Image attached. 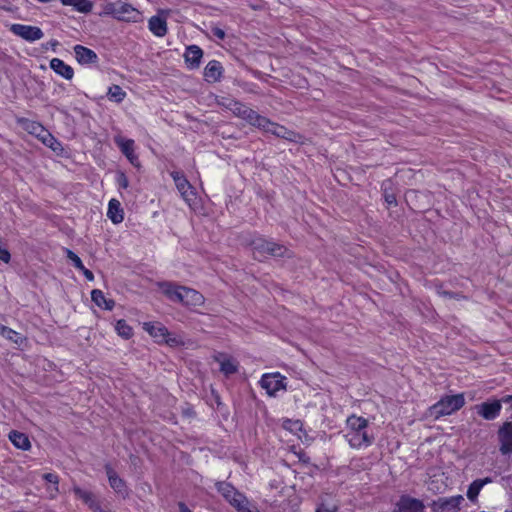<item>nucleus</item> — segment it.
<instances>
[{
  "label": "nucleus",
  "instance_id": "1",
  "mask_svg": "<svg viewBox=\"0 0 512 512\" xmlns=\"http://www.w3.org/2000/svg\"><path fill=\"white\" fill-rule=\"evenodd\" d=\"M347 432L345 439L352 448L360 449L370 446L374 436L368 433V420L356 415H351L346 420Z\"/></svg>",
  "mask_w": 512,
  "mask_h": 512
},
{
  "label": "nucleus",
  "instance_id": "2",
  "mask_svg": "<svg viewBox=\"0 0 512 512\" xmlns=\"http://www.w3.org/2000/svg\"><path fill=\"white\" fill-rule=\"evenodd\" d=\"M104 12L105 14L113 16L117 20L126 22H139L142 19V14L139 10L121 0L106 3L104 6Z\"/></svg>",
  "mask_w": 512,
  "mask_h": 512
},
{
  "label": "nucleus",
  "instance_id": "3",
  "mask_svg": "<svg viewBox=\"0 0 512 512\" xmlns=\"http://www.w3.org/2000/svg\"><path fill=\"white\" fill-rule=\"evenodd\" d=\"M254 258L261 260L267 256L284 257L288 252L287 248L276 242L257 237L251 242Z\"/></svg>",
  "mask_w": 512,
  "mask_h": 512
},
{
  "label": "nucleus",
  "instance_id": "4",
  "mask_svg": "<svg viewBox=\"0 0 512 512\" xmlns=\"http://www.w3.org/2000/svg\"><path fill=\"white\" fill-rule=\"evenodd\" d=\"M464 405L465 398L463 394L445 396L430 407V415L438 419L460 410Z\"/></svg>",
  "mask_w": 512,
  "mask_h": 512
},
{
  "label": "nucleus",
  "instance_id": "5",
  "mask_svg": "<svg viewBox=\"0 0 512 512\" xmlns=\"http://www.w3.org/2000/svg\"><path fill=\"white\" fill-rule=\"evenodd\" d=\"M170 175L174 180L181 197L189 206H191L196 200V193L192 185L180 171H172Z\"/></svg>",
  "mask_w": 512,
  "mask_h": 512
},
{
  "label": "nucleus",
  "instance_id": "6",
  "mask_svg": "<svg viewBox=\"0 0 512 512\" xmlns=\"http://www.w3.org/2000/svg\"><path fill=\"white\" fill-rule=\"evenodd\" d=\"M463 502L464 497L462 495H455L451 497H440L432 501L429 506L433 512H459Z\"/></svg>",
  "mask_w": 512,
  "mask_h": 512
},
{
  "label": "nucleus",
  "instance_id": "7",
  "mask_svg": "<svg viewBox=\"0 0 512 512\" xmlns=\"http://www.w3.org/2000/svg\"><path fill=\"white\" fill-rule=\"evenodd\" d=\"M260 386L269 396H275L278 391L286 389L285 377L278 372L264 374L260 380Z\"/></svg>",
  "mask_w": 512,
  "mask_h": 512
},
{
  "label": "nucleus",
  "instance_id": "8",
  "mask_svg": "<svg viewBox=\"0 0 512 512\" xmlns=\"http://www.w3.org/2000/svg\"><path fill=\"white\" fill-rule=\"evenodd\" d=\"M503 397L500 400L494 399L492 401L482 402L474 406L476 413L485 420L496 419L502 409Z\"/></svg>",
  "mask_w": 512,
  "mask_h": 512
},
{
  "label": "nucleus",
  "instance_id": "9",
  "mask_svg": "<svg viewBox=\"0 0 512 512\" xmlns=\"http://www.w3.org/2000/svg\"><path fill=\"white\" fill-rule=\"evenodd\" d=\"M217 491L230 503L235 509H237L241 503H245L247 498L244 494L236 490L230 483L217 482Z\"/></svg>",
  "mask_w": 512,
  "mask_h": 512
},
{
  "label": "nucleus",
  "instance_id": "10",
  "mask_svg": "<svg viewBox=\"0 0 512 512\" xmlns=\"http://www.w3.org/2000/svg\"><path fill=\"white\" fill-rule=\"evenodd\" d=\"M10 31L28 42H34L43 38V31L37 26L12 24Z\"/></svg>",
  "mask_w": 512,
  "mask_h": 512
},
{
  "label": "nucleus",
  "instance_id": "11",
  "mask_svg": "<svg viewBox=\"0 0 512 512\" xmlns=\"http://www.w3.org/2000/svg\"><path fill=\"white\" fill-rule=\"evenodd\" d=\"M498 439L500 442V452L503 455L512 453V422L507 421L502 424L498 430Z\"/></svg>",
  "mask_w": 512,
  "mask_h": 512
},
{
  "label": "nucleus",
  "instance_id": "12",
  "mask_svg": "<svg viewBox=\"0 0 512 512\" xmlns=\"http://www.w3.org/2000/svg\"><path fill=\"white\" fill-rule=\"evenodd\" d=\"M396 507L397 512H424L425 509V505L421 500L408 495H402Z\"/></svg>",
  "mask_w": 512,
  "mask_h": 512
},
{
  "label": "nucleus",
  "instance_id": "13",
  "mask_svg": "<svg viewBox=\"0 0 512 512\" xmlns=\"http://www.w3.org/2000/svg\"><path fill=\"white\" fill-rule=\"evenodd\" d=\"M223 66L217 60H211L204 68V79L208 83L219 82L223 76Z\"/></svg>",
  "mask_w": 512,
  "mask_h": 512
},
{
  "label": "nucleus",
  "instance_id": "14",
  "mask_svg": "<svg viewBox=\"0 0 512 512\" xmlns=\"http://www.w3.org/2000/svg\"><path fill=\"white\" fill-rule=\"evenodd\" d=\"M203 50L197 45H190L184 53L185 63L189 69H197L200 67Z\"/></svg>",
  "mask_w": 512,
  "mask_h": 512
},
{
  "label": "nucleus",
  "instance_id": "15",
  "mask_svg": "<svg viewBox=\"0 0 512 512\" xmlns=\"http://www.w3.org/2000/svg\"><path fill=\"white\" fill-rule=\"evenodd\" d=\"M214 360L219 363L220 371L225 376H230L238 371V362L223 353L215 355Z\"/></svg>",
  "mask_w": 512,
  "mask_h": 512
},
{
  "label": "nucleus",
  "instance_id": "16",
  "mask_svg": "<svg viewBox=\"0 0 512 512\" xmlns=\"http://www.w3.org/2000/svg\"><path fill=\"white\" fill-rule=\"evenodd\" d=\"M73 49L76 60L82 65L94 64L98 61V56L92 49L82 45H75Z\"/></svg>",
  "mask_w": 512,
  "mask_h": 512
},
{
  "label": "nucleus",
  "instance_id": "17",
  "mask_svg": "<svg viewBox=\"0 0 512 512\" xmlns=\"http://www.w3.org/2000/svg\"><path fill=\"white\" fill-rule=\"evenodd\" d=\"M262 130L267 133H271L279 138H283L290 141H294L296 136V134L293 131L270 120L269 124H265V127H262Z\"/></svg>",
  "mask_w": 512,
  "mask_h": 512
},
{
  "label": "nucleus",
  "instance_id": "18",
  "mask_svg": "<svg viewBox=\"0 0 512 512\" xmlns=\"http://www.w3.org/2000/svg\"><path fill=\"white\" fill-rule=\"evenodd\" d=\"M105 469L111 488L119 494L126 495L127 487L124 480L109 465H106Z\"/></svg>",
  "mask_w": 512,
  "mask_h": 512
},
{
  "label": "nucleus",
  "instance_id": "19",
  "mask_svg": "<svg viewBox=\"0 0 512 512\" xmlns=\"http://www.w3.org/2000/svg\"><path fill=\"white\" fill-rule=\"evenodd\" d=\"M50 68L66 80H71L74 76L73 68L59 58H53L50 61Z\"/></svg>",
  "mask_w": 512,
  "mask_h": 512
},
{
  "label": "nucleus",
  "instance_id": "20",
  "mask_svg": "<svg viewBox=\"0 0 512 512\" xmlns=\"http://www.w3.org/2000/svg\"><path fill=\"white\" fill-rule=\"evenodd\" d=\"M143 329L158 342H162L164 337L168 335V329L161 323L145 322Z\"/></svg>",
  "mask_w": 512,
  "mask_h": 512
},
{
  "label": "nucleus",
  "instance_id": "21",
  "mask_svg": "<svg viewBox=\"0 0 512 512\" xmlns=\"http://www.w3.org/2000/svg\"><path fill=\"white\" fill-rule=\"evenodd\" d=\"M149 30L157 37H163L167 33L166 19L158 15L152 16L148 22Z\"/></svg>",
  "mask_w": 512,
  "mask_h": 512
},
{
  "label": "nucleus",
  "instance_id": "22",
  "mask_svg": "<svg viewBox=\"0 0 512 512\" xmlns=\"http://www.w3.org/2000/svg\"><path fill=\"white\" fill-rule=\"evenodd\" d=\"M250 125L262 129L265 127V124H269V119L258 114L255 110L251 109L247 106V111H245V115L242 118Z\"/></svg>",
  "mask_w": 512,
  "mask_h": 512
},
{
  "label": "nucleus",
  "instance_id": "23",
  "mask_svg": "<svg viewBox=\"0 0 512 512\" xmlns=\"http://www.w3.org/2000/svg\"><path fill=\"white\" fill-rule=\"evenodd\" d=\"M107 216L114 224H119L124 220V211L118 200L111 199L109 201Z\"/></svg>",
  "mask_w": 512,
  "mask_h": 512
},
{
  "label": "nucleus",
  "instance_id": "24",
  "mask_svg": "<svg viewBox=\"0 0 512 512\" xmlns=\"http://www.w3.org/2000/svg\"><path fill=\"white\" fill-rule=\"evenodd\" d=\"M183 293H184L183 305H185V306L196 307V306H201L204 303L203 295L192 288L185 287V290H183Z\"/></svg>",
  "mask_w": 512,
  "mask_h": 512
},
{
  "label": "nucleus",
  "instance_id": "25",
  "mask_svg": "<svg viewBox=\"0 0 512 512\" xmlns=\"http://www.w3.org/2000/svg\"><path fill=\"white\" fill-rule=\"evenodd\" d=\"M489 483H492V478L490 477H486V478H483V479H476L474 480L468 487V490H467V498L471 501V502H475L477 500V497L481 491V489L486 485V484H489Z\"/></svg>",
  "mask_w": 512,
  "mask_h": 512
},
{
  "label": "nucleus",
  "instance_id": "26",
  "mask_svg": "<svg viewBox=\"0 0 512 512\" xmlns=\"http://www.w3.org/2000/svg\"><path fill=\"white\" fill-rule=\"evenodd\" d=\"M9 440L18 449L29 450L31 447V443L28 436L19 431H11L9 433Z\"/></svg>",
  "mask_w": 512,
  "mask_h": 512
},
{
  "label": "nucleus",
  "instance_id": "27",
  "mask_svg": "<svg viewBox=\"0 0 512 512\" xmlns=\"http://www.w3.org/2000/svg\"><path fill=\"white\" fill-rule=\"evenodd\" d=\"M92 301L99 307L105 310H112L115 306V302L112 299H107L104 293L99 289H94L91 292Z\"/></svg>",
  "mask_w": 512,
  "mask_h": 512
},
{
  "label": "nucleus",
  "instance_id": "28",
  "mask_svg": "<svg viewBox=\"0 0 512 512\" xmlns=\"http://www.w3.org/2000/svg\"><path fill=\"white\" fill-rule=\"evenodd\" d=\"M73 492L75 496L82 500L84 504H86L90 509L98 502L96 496L88 490H84L78 486L73 487Z\"/></svg>",
  "mask_w": 512,
  "mask_h": 512
},
{
  "label": "nucleus",
  "instance_id": "29",
  "mask_svg": "<svg viewBox=\"0 0 512 512\" xmlns=\"http://www.w3.org/2000/svg\"><path fill=\"white\" fill-rule=\"evenodd\" d=\"M64 6H72L76 11L88 13L92 10V3L89 0H60Z\"/></svg>",
  "mask_w": 512,
  "mask_h": 512
},
{
  "label": "nucleus",
  "instance_id": "30",
  "mask_svg": "<svg viewBox=\"0 0 512 512\" xmlns=\"http://www.w3.org/2000/svg\"><path fill=\"white\" fill-rule=\"evenodd\" d=\"M0 335H2L4 338H6L7 340H9L17 345H21L26 340V338L22 337L20 333L16 332L15 330H13L7 326H4L1 323H0Z\"/></svg>",
  "mask_w": 512,
  "mask_h": 512
},
{
  "label": "nucleus",
  "instance_id": "31",
  "mask_svg": "<svg viewBox=\"0 0 512 512\" xmlns=\"http://www.w3.org/2000/svg\"><path fill=\"white\" fill-rule=\"evenodd\" d=\"M20 123L23 129L31 135L36 136V134H39V132H43V126L39 122L29 119H22L20 120Z\"/></svg>",
  "mask_w": 512,
  "mask_h": 512
},
{
  "label": "nucleus",
  "instance_id": "32",
  "mask_svg": "<svg viewBox=\"0 0 512 512\" xmlns=\"http://www.w3.org/2000/svg\"><path fill=\"white\" fill-rule=\"evenodd\" d=\"M107 96L110 100L121 103L126 97V92L119 85H112L108 89Z\"/></svg>",
  "mask_w": 512,
  "mask_h": 512
},
{
  "label": "nucleus",
  "instance_id": "33",
  "mask_svg": "<svg viewBox=\"0 0 512 512\" xmlns=\"http://www.w3.org/2000/svg\"><path fill=\"white\" fill-rule=\"evenodd\" d=\"M43 138V144L50 149H52L54 152H61L63 150V147L61 143L50 133V132H44Z\"/></svg>",
  "mask_w": 512,
  "mask_h": 512
},
{
  "label": "nucleus",
  "instance_id": "34",
  "mask_svg": "<svg viewBox=\"0 0 512 512\" xmlns=\"http://www.w3.org/2000/svg\"><path fill=\"white\" fill-rule=\"evenodd\" d=\"M115 329L118 335L124 339H129L133 335L132 328L123 319L117 321Z\"/></svg>",
  "mask_w": 512,
  "mask_h": 512
},
{
  "label": "nucleus",
  "instance_id": "35",
  "mask_svg": "<svg viewBox=\"0 0 512 512\" xmlns=\"http://www.w3.org/2000/svg\"><path fill=\"white\" fill-rule=\"evenodd\" d=\"M114 141L124 155L130 153L134 148V141L132 139H124L123 137L118 136L114 138Z\"/></svg>",
  "mask_w": 512,
  "mask_h": 512
},
{
  "label": "nucleus",
  "instance_id": "36",
  "mask_svg": "<svg viewBox=\"0 0 512 512\" xmlns=\"http://www.w3.org/2000/svg\"><path fill=\"white\" fill-rule=\"evenodd\" d=\"M43 478L48 483L53 484L54 486L50 488L48 491L50 493V497L54 498L58 494V483L59 477L55 473H46L43 475Z\"/></svg>",
  "mask_w": 512,
  "mask_h": 512
},
{
  "label": "nucleus",
  "instance_id": "37",
  "mask_svg": "<svg viewBox=\"0 0 512 512\" xmlns=\"http://www.w3.org/2000/svg\"><path fill=\"white\" fill-rule=\"evenodd\" d=\"M178 285H175L171 282H163L160 283V288L162 292L171 300L174 296V293L178 289Z\"/></svg>",
  "mask_w": 512,
  "mask_h": 512
},
{
  "label": "nucleus",
  "instance_id": "38",
  "mask_svg": "<svg viewBox=\"0 0 512 512\" xmlns=\"http://www.w3.org/2000/svg\"><path fill=\"white\" fill-rule=\"evenodd\" d=\"M244 502L245 503H241L240 506L236 509L238 512H260L258 507L251 503L247 498Z\"/></svg>",
  "mask_w": 512,
  "mask_h": 512
},
{
  "label": "nucleus",
  "instance_id": "39",
  "mask_svg": "<svg viewBox=\"0 0 512 512\" xmlns=\"http://www.w3.org/2000/svg\"><path fill=\"white\" fill-rule=\"evenodd\" d=\"M67 258L72 261L74 267L78 270L83 269L84 265L81 259L71 250H66Z\"/></svg>",
  "mask_w": 512,
  "mask_h": 512
},
{
  "label": "nucleus",
  "instance_id": "40",
  "mask_svg": "<svg viewBox=\"0 0 512 512\" xmlns=\"http://www.w3.org/2000/svg\"><path fill=\"white\" fill-rule=\"evenodd\" d=\"M171 347L183 345V341L176 335H172L168 332V335L164 337L163 341Z\"/></svg>",
  "mask_w": 512,
  "mask_h": 512
},
{
  "label": "nucleus",
  "instance_id": "41",
  "mask_svg": "<svg viewBox=\"0 0 512 512\" xmlns=\"http://www.w3.org/2000/svg\"><path fill=\"white\" fill-rule=\"evenodd\" d=\"M245 111H247V105L237 101L231 112L238 118H243L245 115Z\"/></svg>",
  "mask_w": 512,
  "mask_h": 512
},
{
  "label": "nucleus",
  "instance_id": "42",
  "mask_svg": "<svg viewBox=\"0 0 512 512\" xmlns=\"http://www.w3.org/2000/svg\"><path fill=\"white\" fill-rule=\"evenodd\" d=\"M237 100L227 97H222L221 99L217 100V103L222 106L223 108L231 111L233 107L235 106Z\"/></svg>",
  "mask_w": 512,
  "mask_h": 512
},
{
  "label": "nucleus",
  "instance_id": "43",
  "mask_svg": "<svg viewBox=\"0 0 512 512\" xmlns=\"http://www.w3.org/2000/svg\"><path fill=\"white\" fill-rule=\"evenodd\" d=\"M436 292L439 296L444 298L460 299L462 296L459 293L444 290L442 286L437 287Z\"/></svg>",
  "mask_w": 512,
  "mask_h": 512
},
{
  "label": "nucleus",
  "instance_id": "44",
  "mask_svg": "<svg viewBox=\"0 0 512 512\" xmlns=\"http://www.w3.org/2000/svg\"><path fill=\"white\" fill-rule=\"evenodd\" d=\"M183 290H185V286H179L178 289L176 290V292L174 293V296L171 299V301L179 302V303L183 304V300H184Z\"/></svg>",
  "mask_w": 512,
  "mask_h": 512
},
{
  "label": "nucleus",
  "instance_id": "45",
  "mask_svg": "<svg viewBox=\"0 0 512 512\" xmlns=\"http://www.w3.org/2000/svg\"><path fill=\"white\" fill-rule=\"evenodd\" d=\"M117 183L120 188L126 189L129 186L128 178L124 173H120L117 177Z\"/></svg>",
  "mask_w": 512,
  "mask_h": 512
},
{
  "label": "nucleus",
  "instance_id": "46",
  "mask_svg": "<svg viewBox=\"0 0 512 512\" xmlns=\"http://www.w3.org/2000/svg\"><path fill=\"white\" fill-rule=\"evenodd\" d=\"M211 32L219 40H223L225 38V35H226L225 31L222 28L218 27V26H213L211 28Z\"/></svg>",
  "mask_w": 512,
  "mask_h": 512
},
{
  "label": "nucleus",
  "instance_id": "47",
  "mask_svg": "<svg viewBox=\"0 0 512 512\" xmlns=\"http://www.w3.org/2000/svg\"><path fill=\"white\" fill-rule=\"evenodd\" d=\"M11 259V255L9 253V251L5 248H2V246L0 247V260L5 262V263H9Z\"/></svg>",
  "mask_w": 512,
  "mask_h": 512
},
{
  "label": "nucleus",
  "instance_id": "48",
  "mask_svg": "<svg viewBox=\"0 0 512 512\" xmlns=\"http://www.w3.org/2000/svg\"><path fill=\"white\" fill-rule=\"evenodd\" d=\"M428 490L432 491L433 493H441L442 492L441 488L438 485H436L435 480H431V482L428 484Z\"/></svg>",
  "mask_w": 512,
  "mask_h": 512
},
{
  "label": "nucleus",
  "instance_id": "49",
  "mask_svg": "<svg viewBox=\"0 0 512 512\" xmlns=\"http://www.w3.org/2000/svg\"><path fill=\"white\" fill-rule=\"evenodd\" d=\"M80 271L84 274V276L86 277L87 280H89V281L94 280L93 273L89 269L85 268V266L83 267V269H80Z\"/></svg>",
  "mask_w": 512,
  "mask_h": 512
},
{
  "label": "nucleus",
  "instance_id": "50",
  "mask_svg": "<svg viewBox=\"0 0 512 512\" xmlns=\"http://www.w3.org/2000/svg\"><path fill=\"white\" fill-rule=\"evenodd\" d=\"M125 156L128 158V160H129L132 164H134L135 160H137V156H136V155H135V153H134V148L131 150V152H130V153L126 154Z\"/></svg>",
  "mask_w": 512,
  "mask_h": 512
},
{
  "label": "nucleus",
  "instance_id": "51",
  "mask_svg": "<svg viewBox=\"0 0 512 512\" xmlns=\"http://www.w3.org/2000/svg\"><path fill=\"white\" fill-rule=\"evenodd\" d=\"M91 510H92V512H108V511L104 510V509L100 506L99 502H97V503H96V504L91 508Z\"/></svg>",
  "mask_w": 512,
  "mask_h": 512
},
{
  "label": "nucleus",
  "instance_id": "52",
  "mask_svg": "<svg viewBox=\"0 0 512 512\" xmlns=\"http://www.w3.org/2000/svg\"><path fill=\"white\" fill-rule=\"evenodd\" d=\"M178 507L180 512H192L183 502H179Z\"/></svg>",
  "mask_w": 512,
  "mask_h": 512
},
{
  "label": "nucleus",
  "instance_id": "53",
  "mask_svg": "<svg viewBox=\"0 0 512 512\" xmlns=\"http://www.w3.org/2000/svg\"><path fill=\"white\" fill-rule=\"evenodd\" d=\"M503 402L505 404H511V409H512V395H506L503 397Z\"/></svg>",
  "mask_w": 512,
  "mask_h": 512
},
{
  "label": "nucleus",
  "instance_id": "54",
  "mask_svg": "<svg viewBox=\"0 0 512 512\" xmlns=\"http://www.w3.org/2000/svg\"><path fill=\"white\" fill-rule=\"evenodd\" d=\"M50 46L53 50H55V47L59 45V42L57 40H51L47 43V46Z\"/></svg>",
  "mask_w": 512,
  "mask_h": 512
},
{
  "label": "nucleus",
  "instance_id": "55",
  "mask_svg": "<svg viewBox=\"0 0 512 512\" xmlns=\"http://www.w3.org/2000/svg\"><path fill=\"white\" fill-rule=\"evenodd\" d=\"M44 132H49V131H48V130H46V129L43 127V132H39V134H36V136H35V137H37L41 142H43V138H45V137H44V134H43Z\"/></svg>",
  "mask_w": 512,
  "mask_h": 512
},
{
  "label": "nucleus",
  "instance_id": "56",
  "mask_svg": "<svg viewBox=\"0 0 512 512\" xmlns=\"http://www.w3.org/2000/svg\"><path fill=\"white\" fill-rule=\"evenodd\" d=\"M386 201H387L389 204H391V203L395 202V198H394L393 196H387V197H386Z\"/></svg>",
  "mask_w": 512,
  "mask_h": 512
},
{
  "label": "nucleus",
  "instance_id": "57",
  "mask_svg": "<svg viewBox=\"0 0 512 512\" xmlns=\"http://www.w3.org/2000/svg\"><path fill=\"white\" fill-rule=\"evenodd\" d=\"M316 512H331L329 509L318 508Z\"/></svg>",
  "mask_w": 512,
  "mask_h": 512
},
{
  "label": "nucleus",
  "instance_id": "58",
  "mask_svg": "<svg viewBox=\"0 0 512 512\" xmlns=\"http://www.w3.org/2000/svg\"><path fill=\"white\" fill-rule=\"evenodd\" d=\"M37 1H38V2H40V3H49V2H51L52 0H37Z\"/></svg>",
  "mask_w": 512,
  "mask_h": 512
}]
</instances>
